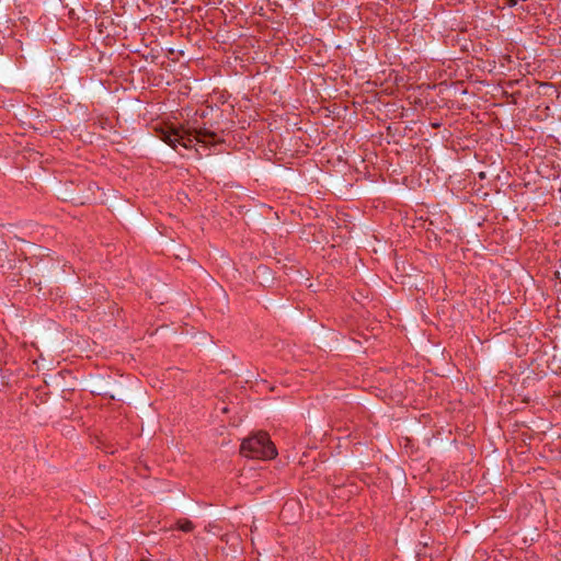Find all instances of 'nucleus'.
<instances>
[{
    "label": "nucleus",
    "mask_w": 561,
    "mask_h": 561,
    "mask_svg": "<svg viewBox=\"0 0 561 561\" xmlns=\"http://www.w3.org/2000/svg\"><path fill=\"white\" fill-rule=\"evenodd\" d=\"M164 141L174 149H176L179 146L184 148H190L193 146V139L180 131L167 133L164 136Z\"/></svg>",
    "instance_id": "obj_2"
},
{
    "label": "nucleus",
    "mask_w": 561,
    "mask_h": 561,
    "mask_svg": "<svg viewBox=\"0 0 561 561\" xmlns=\"http://www.w3.org/2000/svg\"><path fill=\"white\" fill-rule=\"evenodd\" d=\"M179 528L185 533H188L193 529V524L190 520L180 522Z\"/></svg>",
    "instance_id": "obj_3"
},
{
    "label": "nucleus",
    "mask_w": 561,
    "mask_h": 561,
    "mask_svg": "<svg viewBox=\"0 0 561 561\" xmlns=\"http://www.w3.org/2000/svg\"><path fill=\"white\" fill-rule=\"evenodd\" d=\"M241 454L253 459H272L277 455L276 447L265 433H256L241 444Z\"/></svg>",
    "instance_id": "obj_1"
}]
</instances>
